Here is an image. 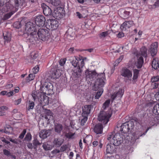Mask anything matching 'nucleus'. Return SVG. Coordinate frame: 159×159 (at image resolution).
<instances>
[{"label": "nucleus", "instance_id": "f257e3e1", "mask_svg": "<svg viewBox=\"0 0 159 159\" xmlns=\"http://www.w3.org/2000/svg\"><path fill=\"white\" fill-rule=\"evenodd\" d=\"M122 134L120 133H116L114 135L111 134L108 136L107 139L111 141V139L113 144L116 146L119 145L122 143L123 140Z\"/></svg>", "mask_w": 159, "mask_h": 159}, {"label": "nucleus", "instance_id": "f03ea898", "mask_svg": "<svg viewBox=\"0 0 159 159\" xmlns=\"http://www.w3.org/2000/svg\"><path fill=\"white\" fill-rule=\"evenodd\" d=\"M98 79L95 82L94 85L93 86V89L94 91H97L99 89L103 87L105 83V75L104 73H101L100 75H98Z\"/></svg>", "mask_w": 159, "mask_h": 159}, {"label": "nucleus", "instance_id": "7ed1b4c3", "mask_svg": "<svg viewBox=\"0 0 159 159\" xmlns=\"http://www.w3.org/2000/svg\"><path fill=\"white\" fill-rule=\"evenodd\" d=\"M147 48L145 47H143L141 48L140 50L141 55H140V53L139 54L138 53L137 54L136 56L137 57L138 59L136 63V66L138 68H140L142 67L143 63V59L141 56L146 57L147 56Z\"/></svg>", "mask_w": 159, "mask_h": 159}, {"label": "nucleus", "instance_id": "20e7f679", "mask_svg": "<svg viewBox=\"0 0 159 159\" xmlns=\"http://www.w3.org/2000/svg\"><path fill=\"white\" fill-rule=\"evenodd\" d=\"M111 115L108 112H106L103 110L101 111L98 116L99 121L105 125L109 121V118L111 117Z\"/></svg>", "mask_w": 159, "mask_h": 159}, {"label": "nucleus", "instance_id": "39448f33", "mask_svg": "<svg viewBox=\"0 0 159 159\" xmlns=\"http://www.w3.org/2000/svg\"><path fill=\"white\" fill-rule=\"evenodd\" d=\"M134 123L130 121L124 123L121 126L120 131L121 133H126L131 131L133 129Z\"/></svg>", "mask_w": 159, "mask_h": 159}, {"label": "nucleus", "instance_id": "423d86ee", "mask_svg": "<svg viewBox=\"0 0 159 159\" xmlns=\"http://www.w3.org/2000/svg\"><path fill=\"white\" fill-rule=\"evenodd\" d=\"M36 34L39 39L42 41L47 40L49 38V34L48 30L46 29H40L37 32Z\"/></svg>", "mask_w": 159, "mask_h": 159}, {"label": "nucleus", "instance_id": "0eeeda50", "mask_svg": "<svg viewBox=\"0 0 159 159\" xmlns=\"http://www.w3.org/2000/svg\"><path fill=\"white\" fill-rule=\"evenodd\" d=\"M25 34H30L37 32V29L36 25L31 22H28L26 23L25 28Z\"/></svg>", "mask_w": 159, "mask_h": 159}, {"label": "nucleus", "instance_id": "6e6552de", "mask_svg": "<svg viewBox=\"0 0 159 159\" xmlns=\"http://www.w3.org/2000/svg\"><path fill=\"white\" fill-rule=\"evenodd\" d=\"M132 72L126 68H122L121 72V75L125 78V81L126 83H129V81L131 80Z\"/></svg>", "mask_w": 159, "mask_h": 159}, {"label": "nucleus", "instance_id": "1a4fd4ad", "mask_svg": "<svg viewBox=\"0 0 159 159\" xmlns=\"http://www.w3.org/2000/svg\"><path fill=\"white\" fill-rule=\"evenodd\" d=\"M64 14L65 11L63 8L61 7H58L55 9L52 15L55 18L59 19L62 18Z\"/></svg>", "mask_w": 159, "mask_h": 159}, {"label": "nucleus", "instance_id": "9d476101", "mask_svg": "<svg viewBox=\"0 0 159 159\" xmlns=\"http://www.w3.org/2000/svg\"><path fill=\"white\" fill-rule=\"evenodd\" d=\"M45 86H42L40 87V90L44 94H51L53 92V86L51 83H48L45 84Z\"/></svg>", "mask_w": 159, "mask_h": 159}, {"label": "nucleus", "instance_id": "9b49d317", "mask_svg": "<svg viewBox=\"0 0 159 159\" xmlns=\"http://www.w3.org/2000/svg\"><path fill=\"white\" fill-rule=\"evenodd\" d=\"M84 61L83 60H81L80 64L78 65V67L74 70L73 74L76 77L79 78L81 76L84 68Z\"/></svg>", "mask_w": 159, "mask_h": 159}, {"label": "nucleus", "instance_id": "f8f14e48", "mask_svg": "<svg viewBox=\"0 0 159 159\" xmlns=\"http://www.w3.org/2000/svg\"><path fill=\"white\" fill-rule=\"evenodd\" d=\"M36 34L37 32H36L30 34H24V35L25 36L27 35L26 38L27 42L32 43H34L38 40V39Z\"/></svg>", "mask_w": 159, "mask_h": 159}, {"label": "nucleus", "instance_id": "ddd939ff", "mask_svg": "<svg viewBox=\"0 0 159 159\" xmlns=\"http://www.w3.org/2000/svg\"><path fill=\"white\" fill-rule=\"evenodd\" d=\"M46 25L48 26L49 29L52 30H55L58 26V22L57 21L53 19L48 20H47Z\"/></svg>", "mask_w": 159, "mask_h": 159}, {"label": "nucleus", "instance_id": "4468645a", "mask_svg": "<svg viewBox=\"0 0 159 159\" xmlns=\"http://www.w3.org/2000/svg\"><path fill=\"white\" fill-rule=\"evenodd\" d=\"M45 21L44 17L42 15L38 16L35 19L36 25L39 27H42L44 26Z\"/></svg>", "mask_w": 159, "mask_h": 159}, {"label": "nucleus", "instance_id": "2eb2a0df", "mask_svg": "<svg viewBox=\"0 0 159 159\" xmlns=\"http://www.w3.org/2000/svg\"><path fill=\"white\" fill-rule=\"evenodd\" d=\"M60 71L57 67L52 68L51 70L50 77L52 79L58 78L61 75Z\"/></svg>", "mask_w": 159, "mask_h": 159}, {"label": "nucleus", "instance_id": "dca6fc26", "mask_svg": "<svg viewBox=\"0 0 159 159\" xmlns=\"http://www.w3.org/2000/svg\"><path fill=\"white\" fill-rule=\"evenodd\" d=\"M133 21H125L120 26V29L122 32H125L131 27L133 24Z\"/></svg>", "mask_w": 159, "mask_h": 159}, {"label": "nucleus", "instance_id": "f3484780", "mask_svg": "<svg viewBox=\"0 0 159 159\" xmlns=\"http://www.w3.org/2000/svg\"><path fill=\"white\" fill-rule=\"evenodd\" d=\"M158 43L155 42L150 46L149 51L151 52L152 56H155L157 52Z\"/></svg>", "mask_w": 159, "mask_h": 159}, {"label": "nucleus", "instance_id": "a211bd4d", "mask_svg": "<svg viewBox=\"0 0 159 159\" xmlns=\"http://www.w3.org/2000/svg\"><path fill=\"white\" fill-rule=\"evenodd\" d=\"M41 7L43 9V13L45 15L49 16L52 14L51 8L45 4L42 3L41 5Z\"/></svg>", "mask_w": 159, "mask_h": 159}, {"label": "nucleus", "instance_id": "6ab92c4d", "mask_svg": "<svg viewBox=\"0 0 159 159\" xmlns=\"http://www.w3.org/2000/svg\"><path fill=\"white\" fill-rule=\"evenodd\" d=\"M115 146L113 144L111 143L107 144L106 147V151L107 153L113 154L115 153L116 151V148Z\"/></svg>", "mask_w": 159, "mask_h": 159}, {"label": "nucleus", "instance_id": "aec40b11", "mask_svg": "<svg viewBox=\"0 0 159 159\" xmlns=\"http://www.w3.org/2000/svg\"><path fill=\"white\" fill-rule=\"evenodd\" d=\"M44 93H42L38 99L39 100L41 104L43 105L48 104L49 102L48 97L44 95Z\"/></svg>", "mask_w": 159, "mask_h": 159}, {"label": "nucleus", "instance_id": "412c9836", "mask_svg": "<svg viewBox=\"0 0 159 159\" xmlns=\"http://www.w3.org/2000/svg\"><path fill=\"white\" fill-rule=\"evenodd\" d=\"M93 106L91 105H86L82 107V116H87L90 111L91 109Z\"/></svg>", "mask_w": 159, "mask_h": 159}, {"label": "nucleus", "instance_id": "4be33fe9", "mask_svg": "<svg viewBox=\"0 0 159 159\" xmlns=\"http://www.w3.org/2000/svg\"><path fill=\"white\" fill-rule=\"evenodd\" d=\"M51 134L50 130L43 129L41 130L39 133V136L43 139L47 138Z\"/></svg>", "mask_w": 159, "mask_h": 159}, {"label": "nucleus", "instance_id": "5701e85b", "mask_svg": "<svg viewBox=\"0 0 159 159\" xmlns=\"http://www.w3.org/2000/svg\"><path fill=\"white\" fill-rule=\"evenodd\" d=\"M85 74L87 79L89 78L93 79V78H96L97 74L95 71H89L87 70L85 71Z\"/></svg>", "mask_w": 159, "mask_h": 159}, {"label": "nucleus", "instance_id": "b1692460", "mask_svg": "<svg viewBox=\"0 0 159 159\" xmlns=\"http://www.w3.org/2000/svg\"><path fill=\"white\" fill-rule=\"evenodd\" d=\"M75 34V30L72 28H69L67 31L65 35L67 36V38L70 39H73Z\"/></svg>", "mask_w": 159, "mask_h": 159}, {"label": "nucleus", "instance_id": "393cba45", "mask_svg": "<svg viewBox=\"0 0 159 159\" xmlns=\"http://www.w3.org/2000/svg\"><path fill=\"white\" fill-rule=\"evenodd\" d=\"M15 6L16 8H21V7H25L26 5L25 0H14Z\"/></svg>", "mask_w": 159, "mask_h": 159}, {"label": "nucleus", "instance_id": "a878e982", "mask_svg": "<svg viewBox=\"0 0 159 159\" xmlns=\"http://www.w3.org/2000/svg\"><path fill=\"white\" fill-rule=\"evenodd\" d=\"M103 126L102 124H98L95 126L94 131L97 134H102V132Z\"/></svg>", "mask_w": 159, "mask_h": 159}, {"label": "nucleus", "instance_id": "bb28decb", "mask_svg": "<svg viewBox=\"0 0 159 159\" xmlns=\"http://www.w3.org/2000/svg\"><path fill=\"white\" fill-rule=\"evenodd\" d=\"M124 89H120L116 93H114L111 96V98L112 100H114L116 97L121 98L124 92Z\"/></svg>", "mask_w": 159, "mask_h": 159}, {"label": "nucleus", "instance_id": "cd10ccee", "mask_svg": "<svg viewBox=\"0 0 159 159\" xmlns=\"http://www.w3.org/2000/svg\"><path fill=\"white\" fill-rule=\"evenodd\" d=\"M42 92L39 90L34 91H32L31 95L34 101L36 99H39L40 95L42 94Z\"/></svg>", "mask_w": 159, "mask_h": 159}, {"label": "nucleus", "instance_id": "c85d7f7f", "mask_svg": "<svg viewBox=\"0 0 159 159\" xmlns=\"http://www.w3.org/2000/svg\"><path fill=\"white\" fill-rule=\"evenodd\" d=\"M119 12L121 16L124 19H127L130 14V11L128 9L125 10H120Z\"/></svg>", "mask_w": 159, "mask_h": 159}, {"label": "nucleus", "instance_id": "c756f323", "mask_svg": "<svg viewBox=\"0 0 159 159\" xmlns=\"http://www.w3.org/2000/svg\"><path fill=\"white\" fill-rule=\"evenodd\" d=\"M63 139L55 138L54 139L53 143L56 147H60L63 143Z\"/></svg>", "mask_w": 159, "mask_h": 159}, {"label": "nucleus", "instance_id": "7c9ffc66", "mask_svg": "<svg viewBox=\"0 0 159 159\" xmlns=\"http://www.w3.org/2000/svg\"><path fill=\"white\" fill-rule=\"evenodd\" d=\"M62 129L63 126L61 124L58 123L55 124L54 129L56 132L60 134Z\"/></svg>", "mask_w": 159, "mask_h": 159}, {"label": "nucleus", "instance_id": "2f4dec72", "mask_svg": "<svg viewBox=\"0 0 159 159\" xmlns=\"http://www.w3.org/2000/svg\"><path fill=\"white\" fill-rule=\"evenodd\" d=\"M152 66L155 69H157L159 67V65L158 59L156 58H153L152 62Z\"/></svg>", "mask_w": 159, "mask_h": 159}, {"label": "nucleus", "instance_id": "473e14b6", "mask_svg": "<svg viewBox=\"0 0 159 159\" xmlns=\"http://www.w3.org/2000/svg\"><path fill=\"white\" fill-rule=\"evenodd\" d=\"M3 36L5 42L8 43L11 40V36L9 33H3Z\"/></svg>", "mask_w": 159, "mask_h": 159}, {"label": "nucleus", "instance_id": "72a5a7b5", "mask_svg": "<svg viewBox=\"0 0 159 159\" xmlns=\"http://www.w3.org/2000/svg\"><path fill=\"white\" fill-rule=\"evenodd\" d=\"M43 111L46 114V115L48 116H49V117H52V119L53 118V114L49 110H48L43 108Z\"/></svg>", "mask_w": 159, "mask_h": 159}, {"label": "nucleus", "instance_id": "f704fd0d", "mask_svg": "<svg viewBox=\"0 0 159 159\" xmlns=\"http://www.w3.org/2000/svg\"><path fill=\"white\" fill-rule=\"evenodd\" d=\"M70 60V62L74 67H75L77 66L78 61L77 58L71 57Z\"/></svg>", "mask_w": 159, "mask_h": 159}, {"label": "nucleus", "instance_id": "c9c22d12", "mask_svg": "<svg viewBox=\"0 0 159 159\" xmlns=\"http://www.w3.org/2000/svg\"><path fill=\"white\" fill-rule=\"evenodd\" d=\"M152 111L155 115L159 114V103H157L154 106Z\"/></svg>", "mask_w": 159, "mask_h": 159}, {"label": "nucleus", "instance_id": "e433bc0d", "mask_svg": "<svg viewBox=\"0 0 159 159\" xmlns=\"http://www.w3.org/2000/svg\"><path fill=\"white\" fill-rule=\"evenodd\" d=\"M34 106V102L30 100L29 101L28 104L26 107V110L28 111L33 109Z\"/></svg>", "mask_w": 159, "mask_h": 159}, {"label": "nucleus", "instance_id": "4c0bfd02", "mask_svg": "<svg viewBox=\"0 0 159 159\" xmlns=\"http://www.w3.org/2000/svg\"><path fill=\"white\" fill-rule=\"evenodd\" d=\"M42 147L45 151L51 150L52 148V145H50L46 143L43 144Z\"/></svg>", "mask_w": 159, "mask_h": 159}, {"label": "nucleus", "instance_id": "58836bf2", "mask_svg": "<svg viewBox=\"0 0 159 159\" xmlns=\"http://www.w3.org/2000/svg\"><path fill=\"white\" fill-rule=\"evenodd\" d=\"M3 132L6 134H10L12 130V128L10 125H8L4 127Z\"/></svg>", "mask_w": 159, "mask_h": 159}, {"label": "nucleus", "instance_id": "ea45409f", "mask_svg": "<svg viewBox=\"0 0 159 159\" xmlns=\"http://www.w3.org/2000/svg\"><path fill=\"white\" fill-rule=\"evenodd\" d=\"M103 89L101 88L99 89L98 92L96 93V95L95 96V98L96 99H98L102 95L103 92Z\"/></svg>", "mask_w": 159, "mask_h": 159}, {"label": "nucleus", "instance_id": "a19ab883", "mask_svg": "<svg viewBox=\"0 0 159 159\" xmlns=\"http://www.w3.org/2000/svg\"><path fill=\"white\" fill-rule=\"evenodd\" d=\"M139 70L137 69H135L133 70L134 75L133 79V80L136 79L139 76Z\"/></svg>", "mask_w": 159, "mask_h": 159}, {"label": "nucleus", "instance_id": "79ce46f5", "mask_svg": "<svg viewBox=\"0 0 159 159\" xmlns=\"http://www.w3.org/2000/svg\"><path fill=\"white\" fill-rule=\"evenodd\" d=\"M34 74H30L29 75V76L26 77V80L27 82H29V81H31L34 79L35 77Z\"/></svg>", "mask_w": 159, "mask_h": 159}, {"label": "nucleus", "instance_id": "37998d69", "mask_svg": "<svg viewBox=\"0 0 159 159\" xmlns=\"http://www.w3.org/2000/svg\"><path fill=\"white\" fill-rule=\"evenodd\" d=\"M148 129H147L146 131L144 133H142V132L141 131L136 132H135V134L136 135V137H137V139L139 138V137H141L143 136V135H144L147 132Z\"/></svg>", "mask_w": 159, "mask_h": 159}, {"label": "nucleus", "instance_id": "c03bdc74", "mask_svg": "<svg viewBox=\"0 0 159 159\" xmlns=\"http://www.w3.org/2000/svg\"><path fill=\"white\" fill-rule=\"evenodd\" d=\"M33 143L34 145V149L36 148L38 145L41 144V143L39 142L37 139H34V140Z\"/></svg>", "mask_w": 159, "mask_h": 159}, {"label": "nucleus", "instance_id": "a18cd8bd", "mask_svg": "<svg viewBox=\"0 0 159 159\" xmlns=\"http://www.w3.org/2000/svg\"><path fill=\"white\" fill-rule=\"evenodd\" d=\"M13 26L14 28L18 29L21 27V24L20 22L19 21H16L14 23Z\"/></svg>", "mask_w": 159, "mask_h": 159}, {"label": "nucleus", "instance_id": "49530a36", "mask_svg": "<svg viewBox=\"0 0 159 159\" xmlns=\"http://www.w3.org/2000/svg\"><path fill=\"white\" fill-rule=\"evenodd\" d=\"M75 134V133H72L70 132L66 134V137L69 139H73L74 138V136Z\"/></svg>", "mask_w": 159, "mask_h": 159}, {"label": "nucleus", "instance_id": "de8ad7c7", "mask_svg": "<svg viewBox=\"0 0 159 159\" xmlns=\"http://www.w3.org/2000/svg\"><path fill=\"white\" fill-rule=\"evenodd\" d=\"M110 103V100L109 99L107 100L104 103L102 106L103 109L105 110L107 107H108Z\"/></svg>", "mask_w": 159, "mask_h": 159}, {"label": "nucleus", "instance_id": "09e8293b", "mask_svg": "<svg viewBox=\"0 0 159 159\" xmlns=\"http://www.w3.org/2000/svg\"><path fill=\"white\" fill-rule=\"evenodd\" d=\"M30 56L32 59H36L38 57L39 55L35 52H32L31 53Z\"/></svg>", "mask_w": 159, "mask_h": 159}, {"label": "nucleus", "instance_id": "8fccbe9b", "mask_svg": "<svg viewBox=\"0 0 159 159\" xmlns=\"http://www.w3.org/2000/svg\"><path fill=\"white\" fill-rule=\"evenodd\" d=\"M82 116L83 118L81 119L80 123L81 125L84 126L87 121L88 118L87 116Z\"/></svg>", "mask_w": 159, "mask_h": 159}, {"label": "nucleus", "instance_id": "3c124183", "mask_svg": "<svg viewBox=\"0 0 159 159\" xmlns=\"http://www.w3.org/2000/svg\"><path fill=\"white\" fill-rule=\"evenodd\" d=\"M108 34V31L102 32L99 34V37L100 38H104L107 36Z\"/></svg>", "mask_w": 159, "mask_h": 159}, {"label": "nucleus", "instance_id": "603ef678", "mask_svg": "<svg viewBox=\"0 0 159 159\" xmlns=\"http://www.w3.org/2000/svg\"><path fill=\"white\" fill-rule=\"evenodd\" d=\"M31 135L30 133H28L26 134L24 139L27 141H30L31 139Z\"/></svg>", "mask_w": 159, "mask_h": 159}, {"label": "nucleus", "instance_id": "864d4df0", "mask_svg": "<svg viewBox=\"0 0 159 159\" xmlns=\"http://www.w3.org/2000/svg\"><path fill=\"white\" fill-rule=\"evenodd\" d=\"M13 14V13L12 12H10L9 13H7V14L5 15L3 17V19L4 20H6L9 19V18Z\"/></svg>", "mask_w": 159, "mask_h": 159}, {"label": "nucleus", "instance_id": "5fc2aeb1", "mask_svg": "<svg viewBox=\"0 0 159 159\" xmlns=\"http://www.w3.org/2000/svg\"><path fill=\"white\" fill-rule=\"evenodd\" d=\"M159 80L158 76H153L151 79V82L152 83L157 82Z\"/></svg>", "mask_w": 159, "mask_h": 159}, {"label": "nucleus", "instance_id": "6e6d98bb", "mask_svg": "<svg viewBox=\"0 0 159 159\" xmlns=\"http://www.w3.org/2000/svg\"><path fill=\"white\" fill-rule=\"evenodd\" d=\"M39 67L38 65L36 66L32 69L33 72L34 74H36L39 71Z\"/></svg>", "mask_w": 159, "mask_h": 159}, {"label": "nucleus", "instance_id": "4d7b16f0", "mask_svg": "<svg viewBox=\"0 0 159 159\" xmlns=\"http://www.w3.org/2000/svg\"><path fill=\"white\" fill-rule=\"evenodd\" d=\"M26 130L25 129H24L23 130V131L21 132V133L20 134V135L19 136V138L21 139H23L24 138L25 134L26 133Z\"/></svg>", "mask_w": 159, "mask_h": 159}, {"label": "nucleus", "instance_id": "13d9d810", "mask_svg": "<svg viewBox=\"0 0 159 159\" xmlns=\"http://www.w3.org/2000/svg\"><path fill=\"white\" fill-rule=\"evenodd\" d=\"M68 147L66 145H63L60 148V150L61 152H63L66 150Z\"/></svg>", "mask_w": 159, "mask_h": 159}, {"label": "nucleus", "instance_id": "bf43d9fd", "mask_svg": "<svg viewBox=\"0 0 159 159\" xmlns=\"http://www.w3.org/2000/svg\"><path fill=\"white\" fill-rule=\"evenodd\" d=\"M3 153H4V154L6 156H8L11 155V152L9 151H8V150H7L5 149H3Z\"/></svg>", "mask_w": 159, "mask_h": 159}, {"label": "nucleus", "instance_id": "052dcab7", "mask_svg": "<svg viewBox=\"0 0 159 159\" xmlns=\"http://www.w3.org/2000/svg\"><path fill=\"white\" fill-rule=\"evenodd\" d=\"M66 60L65 59H61L59 61V64L61 66H63L65 63Z\"/></svg>", "mask_w": 159, "mask_h": 159}, {"label": "nucleus", "instance_id": "680f3d73", "mask_svg": "<svg viewBox=\"0 0 159 159\" xmlns=\"http://www.w3.org/2000/svg\"><path fill=\"white\" fill-rule=\"evenodd\" d=\"M8 108L6 106H2L0 107V110L3 111H4L7 110Z\"/></svg>", "mask_w": 159, "mask_h": 159}, {"label": "nucleus", "instance_id": "e2e57ef3", "mask_svg": "<svg viewBox=\"0 0 159 159\" xmlns=\"http://www.w3.org/2000/svg\"><path fill=\"white\" fill-rule=\"evenodd\" d=\"M29 2L34 5L37 3V0H29Z\"/></svg>", "mask_w": 159, "mask_h": 159}, {"label": "nucleus", "instance_id": "0e129e2a", "mask_svg": "<svg viewBox=\"0 0 159 159\" xmlns=\"http://www.w3.org/2000/svg\"><path fill=\"white\" fill-rule=\"evenodd\" d=\"M21 98H19V99L15 100L14 101L15 104L16 105H17L19 104L21 102Z\"/></svg>", "mask_w": 159, "mask_h": 159}, {"label": "nucleus", "instance_id": "69168bd1", "mask_svg": "<svg viewBox=\"0 0 159 159\" xmlns=\"http://www.w3.org/2000/svg\"><path fill=\"white\" fill-rule=\"evenodd\" d=\"M10 141L11 142L16 144H19L18 142L17 141V139H11L10 140Z\"/></svg>", "mask_w": 159, "mask_h": 159}, {"label": "nucleus", "instance_id": "338daca9", "mask_svg": "<svg viewBox=\"0 0 159 159\" xmlns=\"http://www.w3.org/2000/svg\"><path fill=\"white\" fill-rule=\"evenodd\" d=\"M124 36V34L123 32H119L117 35V37L119 38L123 37Z\"/></svg>", "mask_w": 159, "mask_h": 159}, {"label": "nucleus", "instance_id": "774afa93", "mask_svg": "<svg viewBox=\"0 0 159 159\" xmlns=\"http://www.w3.org/2000/svg\"><path fill=\"white\" fill-rule=\"evenodd\" d=\"M13 91H11L9 92H7V95L8 97H10L11 96H12L13 95Z\"/></svg>", "mask_w": 159, "mask_h": 159}]
</instances>
